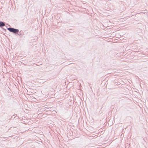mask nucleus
<instances>
[{
    "label": "nucleus",
    "instance_id": "nucleus-2",
    "mask_svg": "<svg viewBox=\"0 0 148 148\" xmlns=\"http://www.w3.org/2000/svg\"><path fill=\"white\" fill-rule=\"evenodd\" d=\"M5 26V24L4 22L0 21V27L2 28Z\"/></svg>",
    "mask_w": 148,
    "mask_h": 148
},
{
    "label": "nucleus",
    "instance_id": "nucleus-3",
    "mask_svg": "<svg viewBox=\"0 0 148 148\" xmlns=\"http://www.w3.org/2000/svg\"><path fill=\"white\" fill-rule=\"evenodd\" d=\"M17 34L18 35H19L20 34H18V33H17Z\"/></svg>",
    "mask_w": 148,
    "mask_h": 148
},
{
    "label": "nucleus",
    "instance_id": "nucleus-1",
    "mask_svg": "<svg viewBox=\"0 0 148 148\" xmlns=\"http://www.w3.org/2000/svg\"><path fill=\"white\" fill-rule=\"evenodd\" d=\"M7 29L10 32H12L14 34H17L19 32V30L18 29L14 28H13L9 27L7 28Z\"/></svg>",
    "mask_w": 148,
    "mask_h": 148
}]
</instances>
